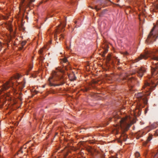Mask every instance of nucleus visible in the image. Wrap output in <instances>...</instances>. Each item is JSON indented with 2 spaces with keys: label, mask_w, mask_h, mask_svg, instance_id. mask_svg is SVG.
I'll list each match as a JSON object with an SVG mask.
<instances>
[{
  "label": "nucleus",
  "mask_w": 158,
  "mask_h": 158,
  "mask_svg": "<svg viewBox=\"0 0 158 158\" xmlns=\"http://www.w3.org/2000/svg\"><path fill=\"white\" fill-rule=\"evenodd\" d=\"M48 81L50 85L55 86L62 85L65 83L63 76L60 71H53Z\"/></svg>",
  "instance_id": "1"
},
{
  "label": "nucleus",
  "mask_w": 158,
  "mask_h": 158,
  "mask_svg": "<svg viewBox=\"0 0 158 158\" xmlns=\"http://www.w3.org/2000/svg\"><path fill=\"white\" fill-rule=\"evenodd\" d=\"M127 120V118H122L119 121H117V122L120 125L121 128L123 130L121 136V140H119V142H121V140H122L124 141L127 140V136L125 133L124 131H127L130 127V125L128 123V121Z\"/></svg>",
  "instance_id": "2"
},
{
  "label": "nucleus",
  "mask_w": 158,
  "mask_h": 158,
  "mask_svg": "<svg viewBox=\"0 0 158 158\" xmlns=\"http://www.w3.org/2000/svg\"><path fill=\"white\" fill-rule=\"evenodd\" d=\"M149 57L152 60L158 61V48L152 51H145L143 53L141 54L140 56L134 60V62H136L142 59H146Z\"/></svg>",
  "instance_id": "3"
},
{
  "label": "nucleus",
  "mask_w": 158,
  "mask_h": 158,
  "mask_svg": "<svg viewBox=\"0 0 158 158\" xmlns=\"http://www.w3.org/2000/svg\"><path fill=\"white\" fill-rule=\"evenodd\" d=\"M158 37V22L156 25L154 26L152 29L149 35L148 36L146 42L148 44L152 43L155 41Z\"/></svg>",
  "instance_id": "4"
},
{
  "label": "nucleus",
  "mask_w": 158,
  "mask_h": 158,
  "mask_svg": "<svg viewBox=\"0 0 158 158\" xmlns=\"http://www.w3.org/2000/svg\"><path fill=\"white\" fill-rule=\"evenodd\" d=\"M158 84V80L156 79L153 80L152 79L149 80L148 81L145 83L144 85L143 86V88L146 89L147 91L152 90L154 88H155Z\"/></svg>",
  "instance_id": "5"
},
{
  "label": "nucleus",
  "mask_w": 158,
  "mask_h": 158,
  "mask_svg": "<svg viewBox=\"0 0 158 158\" xmlns=\"http://www.w3.org/2000/svg\"><path fill=\"white\" fill-rule=\"evenodd\" d=\"M135 95L136 98H137L138 101H139L140 105L142 103H144L145 104H147L148 100L144 94L141 93H139L138 94H135Z\"/></svg>",
  "instance_id": "6"
},
{
  "label": "nucleus",
  "mask_w": 158,
  "mask_h": 158,
  "mask_svg": "<svg viewBox=\"0 0 158 158\" xmlns=\"http://www.w3.org/2000/svg\"><path fill=\"white\" fill-rule=\"evenodd\" d=\"M123 80H126L128 81V83L131 84V86H133L137 82L136 79L133 77H128L127 74L123 78Z\"/></svg>",
  "instance_id": "7"
},
{
  "label": "nucleus",
  "mask_w": 158,
  "mask_h": 158,
  "mask_svg": "<svg viewBox=\"0 0 158 158\" xmlns=\"http://www.w3.org/2000/svg\"><path fill=\"white\" fill-rule=\"evenodd\" d=\"M151 73L153 77L158 74V63H153L152 65L151 66Z\"/></svg>",
  "instance_id": "8"
},
{
  "label": "nucleus",
  "mask_w": 158,
  "mask_h": 158,
  "mask_svg": "<svg viewBox=\"0 0 158 158\" xmlns=\"http://www.w3.org/2000/svg\"><path fill=\"white\" fill-rule=\"evenodd\" d=\"M13 84V82L12 81H7L6 83L3 85L2 87L0 89V92L1 93L2 92L8 89Z\"/></svg>",
  "instance_id": "9"
},
{
  "label": "nucleus",
  "mask_w": 158,
  "mask_h": 158,
  "mask_svg": "<svg viewBox=\"0 0 158 158\" xmlns=\"http://www.w3.org/2000/svg\"><path fill=\"white\" fill-rule=\"evenodd\" d=\"M136 72L137 73L138 76L139 77H142L144 73H146V70L144 68L141 67L137 69Z\"/></svg>",
  "instance_id": "10"
},
{
  "label": "nucleus",
  "mask_w": 158,
  "mask_h": 158,
  "mask_svg": "<svg viewBox=\"0 0 158 158\" xmlns=\"http://www.w3.org/2000/svg\"><path fill=\"white\" fill-rule=\"evenodd\" d=\"M66 25V23L63 24L62 26H59L58 28L56 30L55 33L54 34V38L56 40L57 39L58 34L62 32V30L65 27Z\"/></svg>",
  "instance_id": "11"
},
{
  "label": "nucleus",
  "mask_w": 158,
  "mask_h": 158,
  "mask_svg": "<svg viewBox=\"0 0 158 158\" xmlns=\"http://www.w3.org/2000/svg\"><path fill=\"white\" fill-rule=\"evenodd\" d=\"M152 135L151 134L149 135L146 141L143 142V145L144 146H146L147 143L149 142L152 139Z\"/></svg>",
  "instance_id": "12"
},
{
  "label": "nucleus",
  "mask_w": 158,
  "mask_h": 158,
  "mask_svg": "<svg viewBox=\"0 0 158 158\" xmlns=\"http://www.w3.org/2000/svg\"><path fill=\"white\" fill-rule=\"evenodd\" d=\"M69 80L71 81H73L75 80L76 79V77L74 74H72L69 76Z\"/></svg>",
  "instance_id": "13"
},
{
  "label": "nucleus",
  "mask_w": 158,
  "mask_h": 158,
  "mask_svg": "<svg viewBox=\"0 0 158 158\" xmlns=\"http://www.w3.org/2000/svg\"><path fill=\"white\" fill-rule=\"evenodd\" d=\"M19 88L21 89H22L24 87H25V83L24 82H21L19 84Z\"/></svg>",
  "instance_id": "14"
},
{
  "label": "nucleus",
  "mask_w": 158,
  "mask_h": 158,
  "mask_svg": "<svg viewBox=\"0 0 158 158\" xmlns=\"http://www.w3.org/2000/svg\"><path fill=\"white\" fill-rule=\"evenodd\" d=\"M157 125L156 123H153L151 126V129H152L156 128L157 127Z\"/></svg>",
  "instance_id": "15"
},
{
  "label": "nucleus",
  "mask_w": 158,
  "mask_h": 158,
  "mask_svg": "<svg viewBox=\"0 0 158 158\" xmlns=\"http://www.w3.org/2000/svg\"><path fill=\"white\" fill-rule=\"evenodd\" d=\"M101 8V7H99L98 6H95L94 7L92 8V9H95L97 11L100 10Z\"/></svg>",
  "instance_id": "16"
},
{
  "label": "nucleus",
  "mask_w": 158,
  "mask_h": 158,
  "mask_svg": "<svg viewBox=\"0 0 158 158\" xmlns=\"http://www.w3.org/2000/svg\"><path fill=\"white\" fill-rule=\"evenodd\" d=\"M26 41H23L21 43V46L22 47L19 48L20 50H22V49L23 46H24V45H25V44H26Z\"/></svg>",
  "instance_id": "17"
},
{
  "label": "nucleus",
  "mask_w": 158,
  "mask_h": 158,
  "mask_svg": "<svg viewBox=\"0 0 158 158\" xmlns=\"http://www.w3.org/2000/svg\"><path fill=\"white\" fill-rule=\"evenodd\" d=\"M60 37L59 38L60 40H62L64 38V35L62 34H61L60 35Z\"/></svg>",
  "instance_id": "18"
},
{
  "label": "nucleus",
  "mask_w": 158,
  "mask_h": 158,
  "mask_svg": "<svg viewBox=\"0 0 158 158\" xmlns=\"http://www.w3.org/2000/svg\"><path fill=\"white\" fill-rule=\"evenodd\" d=\"M45 48L44 47V48H43L40 49V50L39 51V53H40V55L42 54V53L44 52V50H43Z\"/></svg>",
  "instance_id": "19"
},
{
  "label": "nucleus",
  "mask_w": 158,
  "mask_h": 158,
  "mask_svg": "<svg viewBox=\"0 0 158 158\" xmlns=\"http://www.w3.org/2000/svg\"><path fill=\"white\" fill-rule=\"evenodd\" d=\"M135 156L136 157H138L139 156L140 154L138 152H136L135 154Z\"/></svg>",
  "instance_id": "20"
},
{
  "label": "nucleus",
  "mask_w": 158,
  "mask_h": 158,
  "mask_svg": "<svg viewBox=\"0 0 158 158\" xmlns=\"http://www.w3.org/2000/svg\"><path fill=\"white\" fill-rule=\"evenodd\" d=\"M115 60L116 62H117V64L118 65H119V59H118L117 58H116Z\"/></svg>",
  "instance_id": "21"
},
{
  "label": "nucleus",
  "mask_w": 158,
  "mask_h": 158,
  "mask_svg": "<svg viewBox=\"0 0 158 158\" xmlns=\"http://www.w3.org/2000/svg\"><path fill=\"white\" fill-rule=\"evenodd\" d=\"M63 61L64 63H66L67 61V60L66 58H64L63 59Z\"/></svg>",
  "instance_id": "22"
},
{
  "label": "nucleus",
  "mask_w": 158,
  "mask_h": 158,
  "mask_svg": "<svg viewBox=\"0 0 158 158\" xmlns=\"http://www.w3.org/2000/svg\"><path fill=\"white\" fill-rule=\"evenodd\" d=\"M114 118H117L118 119H119V117L117 115H116L114 116Z\"/></svg>",
  "instance_id": "23"
},
{
  "label": "nucleus",
  "mask_w": 158,
  "mask_h": 158,
  "mask_svg": "<svg viewBox=\"0 0 158 158\" xmlns=\"http://www.w3.org/2000/svg\"><path fill=\"white\" fill-rule=\"evenodd\" d=\"M123 54L125 55H127L129 54V53L127 52H124L123 53Z\"/></svg>",
  "instance_id": "24"
},
{
  "label": "nucleus",
  "mask_w": 158,
  "mask_h": 158,
  "mask_svg": "<svg viewBox=\"0 0 158 158\" xmlns=\"http://www.w3.org/2000/svg\"><path fill=\"white\" fill-rule=\"evenodd\" d=\"M38 91L35 90H34L33 91V93H34L35 94H36L37 93Z\"/></svg>",
  "instance_id": "25"
},
{
  "label": "nucleus",
  "mask_w": 158,
  "mask_h": 158,
  "mask_svg": "<svg viewBox=\"0 0 158 158\" xmlns=\"http://www.w3.org/2000/svg\"><path fill=\"white\" fill-rule=\"evenodd\" d=\"M2 48V45L1 42H0V51L1 50Z\"/></svg>",
  "instance_id": "26"
},
{
  "label": "nucleus",
  "mask_w": 158,
  "mask_h": 158,
  "mask_svg": "<svg viewBox=\"0 0 158 158\" xmlns=\"http://www.w3.org/2000/svg\"><path fill=\"white\" fill-rule=\"evenodd\" d=\"M32 68H33L32 66H30L29 67V70H31L32 69Z\"/></svg>",
  "instance_id": "27"
},
{
  "label": "nucleus",
  "mask_w": 158,
  "mask_h": 158,
  "mask_svg": "<svg viewBox=\"0 0 158 158\" xmlns=\"http://www.w3.org/2000/svg\"><path fill=\"white\" fill-rule=\"evenodd\" d=\"M156 133L157 135H158V129L156 130Z\"/></svg>",
  "instance_id": "28"
},
{
  "label": "nucleus",
  "mask_w": 158,
  "mask_h": 158,
  "mask_svg": "<svg viewBox=\"0 0 158 158\" xmlns=\"http://www.w3.org/2000/svg\"><path fill=\"white\" fill-rule=\"evenodd\" d=\"M22 148H21L19 151V152H21V153H23V151L21 150Z\"/></svg>",
  "instance_id": "29"
},
{
  "label": "nucleus",
  "mask_w": 158,
  "mask_h": 158,
  "mask_svg": "<svg viewBox=\"0 0 158 158\" xmlns=\"http://www.w3.org/2000/svg\"><path fill=\"white\" fill-rule=\"evenodd\" d=\"M107 51H108L107 50H105V51H104L103 53L106 54V53L107 52Z\"/></svg>",
  "instance_id": "30"
},
{
  "label": "nucleus",
  "mask_w": 158,
  "mask_h": 158,
  "mask_svg": "<svg viewBox=\"0 0 158 158\" xmlns=\"http://www.w3.org/2000/svg\"><path fill=\"white\" fill-rule=\"evenodd\" d=\"M105 125L104 126H106L107 125H108V124H109V123L108 122H107L106 123H105Z\"/></svg>",
  "instance_id": "31"
},
{
  "label": "nucleus",
  "mask_w": 158,
  "mask_h": 158,
  "mask_svg": "<svg viewBox=\"0 0 158 158\" xmlns=\"http://www.w3.org/2000/svg\"><path fill=\"white\" fill-rule=\"evenodd\" d=\"M105 53H103L102 54V56L103 57H104L105 56Z\"/></svg>",
  "instance_id": "32"
},
{
  "label": "nucleus",
  "mask_w": 158,
  "mask_h": 158,
  "mask_svg": "<svg viewBox=\"0 0 158 158\" xmlns=\"http://www.w3.org/2000/svg\"><path fill=\"white\" fill-rule=\"evenodd\" d=\"M35 1V0H31L30 2H34Z\"/></svg>",
  "instance_id": "33"
},
{
  "label": "nucleus",
  "mask_w": 158,
  "mask_h": 158,
  "mask_svg": "<svg viewBox=\"0 0 158 158\" xmlns=\"http://www.w3.org/2000/svg\"><path fill=\"white\" fill-rule=\"evenodd\" d=\"M19 77L18 76L17 77H15V78H19Z\"/></svg>",
  "instance_id": "34"
},
{
  "label": "nucleus",
  "mask_w": 158,
  "mask_h": 158,
  "mask_svg": "<svg viewBox=\"0 0 158 158\" xmlns=\"http://www.w3.org/2000/svg\"><path fill=\"white\" fill-rule=\"evenodd\" d=\"M19 99L20 100H21V97H20V96H19Z\"/></svg>",
  "instance_id": "35"
},
{
  "label": "nucleus",
  "mask_w": 158,
  "mask_h": 158,
  "mask_svg": "<svg viewBox=\"0 0 158 158\" xmlns=\"http://www.w3.org/2000/svg\"><path fill=\"white\" fill-rule=\"evenodd\" d=\"M22 94V93L21 92H20L19 93V95L20 96Z\"/></svg>",
  "instance_id": "36"
},
{
  "label": "nucleus",
  "mask_w": 158,
  "mask_h": 158,
  "mask_svg": "<svg viewBox=\"0 0 158 158\" xmlns=\"http://www.w3.org/2000/svg\"><path fill=\"white\" fill-rule=\"evenodd\" d=\"M66 48H68V49H69L70 48V47H68V46H67L66 47Z\"/></svg>",
  "instance_id": "37"
},
{
  "label": "nucleus",
  "mask_w": 158,
  "mask_h": 158,
  "mask_svg": "<svg viewBox=\"0 0 158 158\" xmlns=\"http://www.w3.org/2000/svg\"><path fill=\"white\" fill-rule=\"evenodd\" d=\"M31 147H29V149H30V150H32V148H31Z\"/></svg>",
  "instance_id": "38"
},
{
  "label": "nucleus",
  "mask_w": 158,
  "mask_h": 158,
  "mask_svg": "<svg viewBox=\"0 0 158 158\" xmlns=\"http://www.w3.org/2000/svg\"><path fill=\"white\" fill-rule=\"evenodd\" d=\"M43 57H41V60H43Z\"/></svg>",
  "instance_id": "39"
},
{
  "label": "nucleus",
  "mask_w": 158,
  "mask_h": 158,
  "mask_svg": "<svg viewBox=\"0 0 158 158\" xmlns=\"http://www.w3.org/2000/svg\"><path fill=\"white\" fill-rule=\"evenodd\" d=\"M112 119V118H109V120H111V119Z\"/></svg>",
  "instance_id": "40"
},
{
  "label": "nucleus",
  "mask_w": 158,
  "mask_h": 158,
  "mask_svg": "<svg viewBox=\"0 0 158 158\" xmlns=\"http://www.w3.org/2000/svg\"><path fill=\"white\" fill-rule=\"evenodd\" d=\"M13 89L14 90L15 92V89L14 88H13Z\"/></svg>",
  "instance_id": "41"
},
{
  "label": "nucleus",
  "mask_w": 158,
  "mask_h": 158,
  "mask_svg": "<svg viewBox=\"0 0 158 158\" xmlns=\"http://www.w3.org/2000/svg\"><path fill=\"white\" fill-rule=\"evenodd\" d=\"M150 94V93H149V94H148V95H149Z\"/></svg>",
  "instance_id": "42"
},
{
  "label": "nucleus",
  "mask_w": 158,
  "mask_h": 158,
  "mask_svg": "<svg viewBox=\"0 0 158 158\" xmlns=\"http://www.w3.org/2000/svg\"><path fill=\"white\" fill-rule=\"evenodd\" d=\"M33 146V144H32L31 147H32Z\"/></svg>",
  "instance_id": "43"
},
{
  "label": "nucleus",
  "mask_w": 158,
  "mask_h": 158,
  "mask_svg": "<svg viewBox=\"0 0 158 158\" xmlns=\"http://www.w3.org/2000/svg\"><path fill=\"white\" fill-rule=\"evenodd\" d=\"M29 142H27L26 143H28Z\"/></svg>",
  "instance_id": "44"
},
{
  "label": "nucleus",
  "mask_w": 158,
  "mask_h": 158,
  "mask_svg": "<svg viewBox=\"0 0 158 158\" xmlns=\"http://www.w3.org/2000/svg\"><path fill=\"white\" fill-rule=\"evenodd\" d=\"M44 87H45L44 85V86H43V88H44Z\"/></svg>",
  "instance_id": "45"
},
{
  "label": "nucleus",
  "mask_w": 158,
  "mask_h": 158,
  "mask_svg": "<svg viewBox=\"0 0 158 158\" xmlns=\"http://www.w3.org/2000/svg\"><path fill=\"white\" fill-rule=\"evenodd\" d=\"M109 60H110V58H109Z\"/></svg>",
  "instance_id": "46"
},
{
  "label": "nucleus",
  "mask_w": 158,
  "mask_h": 158,
  "mask_svg": "<svg viewBox=\"0 0 158 158\" xmlns=\"http://www.w3.org/2000/svg\"><path fill=\"white\" fill-rule=\"evenodd\" d=\"M64 30H63V31H64Z\"/></svg>",
  "instance_id": "47"
}]
</instances>
